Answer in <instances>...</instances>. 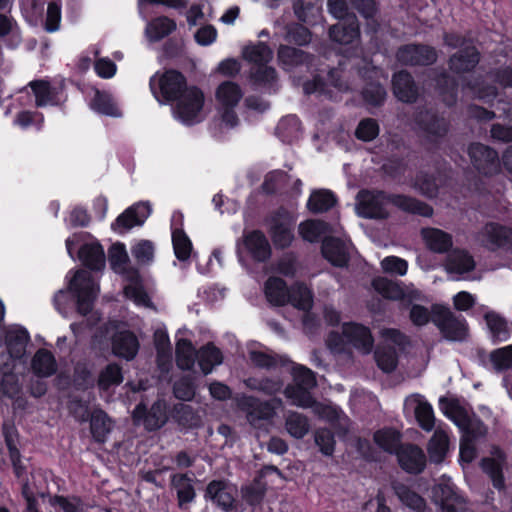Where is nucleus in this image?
I'll return each instance as SVG.
<instances>
[{"mask_svg": "<svg viewBox=\"0 0 512 512\" xmlns=\"http://www.w3.org/2000/svg\"><path fill=\"white\" fill-rule=\"evenodd\" d=\"M357 213L365 219L386 220L388 203L399 210L422 217H432L434 210L428 203L405 194L387 193L377 189H362L357 193Z\"/></svg>", "mask_w": 512, "mask_h": 512, "instance_id": "nucleus-1", "label": "nucleus"}, {"mask_svg": "<svg viewBox=\"0 0 512 512\" xmlns=\"http://www.w3.org/2000/svg\"><path fill=\"white\" fill-rule=\"evenodd\" d=\"M187 86L185 75L173 68L157 71L149 80L150 91L161 104L175 102Z\"/></svg>", "mask_w": 512, "mask_h": 512, "instance_id": "nucleus-2", "label": "nucleus"}, {"mask_svg": "<svg viewBox=\"0 0 512 512\" xmlns=\"http://www.w3.org/2000/svg\"><path fill=\"white\" fill-rule=\"evenodd\" d=\"M413 122L416 128L432 143L443 140L449 130L450 122L434 107L420 106L413 113Z\"/></svg>", "mask_w": 512, "mask_h": 512, "instance_id": "nucleus-3", "label": "nucleus"}, {"mask_svg": "<svg viewBox=\"0 0 512 512\" xmlns=\"http://www.w3.org/2000/svg\"><path fill=\"white\" fill-rule=\"evenodd\" d=\"M432 322L448 341L463 342L469 335L466 319L462 315L456 316L447 306L432 305Z\"/></svg>", "mask_w": 512, "mask_h": 512, "instance_id": "nucleus-4", "label": "nucleus"}, {"mask_svg": "<svg viewBox=\"0 0 512 512\" xmlns=\"http://www.w3.org/2000/svg\"><path fill=\"white\" fill-rule=\"evenodd\" d=\"M68 290L76 300L77 312L82 316L88 315L99 292L93 276L88 271L77 270L69 282Z\"/></svg>", "mask_w": 512, "mask_h": 512, "instance_id": "nucleus-5", "label": "nucleus"}, {"mask_svg": "<svg viewBox=\"0 0 512 512\" xmlns=\"http://www.w3.org/2000/svg\"><path fill=\"white\" fill-rule=\"evenodd\" d=\"M174 112L185 125L192 126L201 121L200 114L205 103L203 91L196 85H188L175 101Z\"/></svg>", "mask_w": 512, "mask_h": 512, "instance_id": "nucleus-6", "label": "nucleus"}, {"mask_svg": "<svg viewBox=\"0 0 512 512\" xmlns=\"http://www.w3.org/2000/svg\"><path fill=\"white\" fill-rule=\"evenodd\" d=\"M431 500L438 512H467V501L457 486L445 476L431 490Z\"/></svg>", "mask_w": 512, "mask_h": 512, "instance_id": "nucleus-7", "label": "nucleus"}, {"mask_svg": "<svg viewBox=\"0 0 512 512\" xmlns=\"http://www.w3.org/2000/svg\"><path fill=\"white\" fill-rule=\"evenodd\" d=\"M439 406L443 414L461 430L473 436L481 435L484 424L475 414L470 415L457 398L441 397Z\"/></svg>", "mask_w": 512, "mask_h": 512, "instance_id": "nucleus-8", "label": "nucleus"}, {"mask_svg": "<svg viewBox=\"0 0 512 512\" xmlns=\"http://www.w3.org/2000/svg\"><path fill=\"white\" fill-rule=\"evenodd\" d=\"M395 57L402 66L428 67L436 63L438 52L431 45L414 42L399 46Z\"/></svg>", "mask_w": 512, "mask_h": 512, "instance_id": "nucleus-9", "label": "nucleus"}, {"mask_svg": "<svg viewBox=\"0 0 512 512\" xmlns=\"http://www.w3.org/2000/svg\"><path fill=\"white\" fill-rule=\"evenodd\" d=\"M136 424H142L149 431H157L168 421L167 404L162 399H157L150 408L145 403H138L132 413Z\"/></svg>", "mask_w": 512, "mask_h": 512, "instance_id": "nucleus-10", "label": "nucleus"}, {"mask_svg": "<svg viewBox=\"0 0 512 512\" xmlns=\"http://www.w3.org/2000/svg\"><path fill=\"white\" fill-rule=\"evenodd\" d=\"M468 155L473 167L480 174L492 176L499 172L500 161L495 149L479 142L471 143L468 148Z\"/></svg>", "mask_w": 512, "mask_h": 512, "instance_id": "nucleus-11", "label": "nucleus"}, {"mask_svg": "<svg viewBox=\"0 0 512 512\" xmlns=\"http://www.w3.org/2000/svg\"><path fill=\"white\" fill-rule=\"evenodd\" d=\"M237 489L225 480H212L205 489L204 498L225 512L236 510Z\"/></svg>", "mask_w": 512, "mask_h": 512, "instance_id": "nucleus-12", "label": "nucleus"}, {"mask_svg": "<svg viewBox=\"0 0 512 512\" xmlns=\"http://www.w3.org/2000/svg\"><path fill=\"white\" fill-rule=\"evenodd\" d=\"M284 216H287V213L283 209H279L268 220V232L273 245L278 250L289 248L295 239L292 223L288 217L283 220Z\"/></svg>", "mask_w": 512, "mask_h": 512, "instance_id": "nucleus-13", "label": "nucleus"}, {"mask_svg": "<svg viewBox=\"0 0 512 512\" xmlns=\"http://www.w3.org/2000/svg\"><path fill=\"white\" fill-rule=\"evenodd\" d=\"M151 214L149 202H138L125 209L114 222L111 229L118 234H125L133 227L142 226Z\"/></svg>", "mask_w": 512, "mask_h": 512, "instance_id": "nucleus-14", "label": "nucleus"}, {"mask_svg": "<svg viewBox=\"0 0 512 512\" xmlns=\"http://www.w3.org/2000/svg\"><path fill=\"white\" fill-rule=\"evenodd\" d=\"M399 467L410 475L421 474L427 465L423 449L414 443H404L395 454Z\"/></svg>", "mask_w": 512, "mask_h": 512, "instance_id": "nucleus-15", "label": "nucleus"}, {"mask_svg": "<svg viewBox=\"0 0 512 512\" xmlns=\"http://www.w3.org/2000/svg\"><path fill=\"white\" fill-rule=\"evenodd\" d=\"M481 54L476 46H468L457 50L448 58L447 64L449 70L456 75L469 74L475 71L480 63Z\"/></svg>", "mask_w": 512, "mask_h": 512, "instance_id": "nucleus-16", "label": "nucleus"}, {"mask_svg": "<svg viewBox=\"0 0 512 512\" xmlns=\"http://www.w3.org/2000/svg\"><path fill=\"white\" fill-rule=\"evenodd\" d=\"M391 84L393 94L400 102L406 104L417 102L419 87L409 71L403 69L393 73Z\"/></svg>", "mask_w": 512, "mask_h": 512, "instance_id": "nucleus-17", "label": "nucleus"}, {"mask_svg": "<svg viewBox=\"0 0 512 512\" xmlns=\"http://www.w3.org/2000/svg\"><path fill=\"white\" fill-rule=\"evenodd\" d=\"M342 334L349 344L363 354H369L374 346V337L369 327L357 322H345Z\"/></svg>", "mask_w": 512, "mask_h": 512, "instance_id": "nucleus-18", "label": "nucleus"}, {"mask_svg": "<svg viewBox=\"0 0 512 512\" xmlns=\"http://www.w3.org/2000/svg\"><path fill=\"white\" fill-rule=\"evenodd\" d=\"M243 245L250 258L256 263H265L271 258V245L264 232L259 229L244 233Z\"/></svg>", "mask_w": 512, "mask_h": 512, "instance_id": "nucleus-19", "label": "nucleus"}, {"mask_svg": "<svg viewBox=\"0 0 512 512\" xmlns=\"http://www.w3.org/2000/svg\"><path fill=\"white\" fill-rule=\"evenodd\" d=\"M28 86L31 88L35 97V105L38 108L51 106H61L65 101L61 99L62 87L52 86L49 81L44 79L33 80L29 82Z\"/></svg>", "mask_w": 512, "mask_h": 512, "instance_id": "nucleus-20", "label": "nucleus"}, {"mask_svg": "<svg viewBox=\"0 0 512 512\" xmlns=\"http://www.w3.org/2000/svg\"><path fill=\"white\" fill-rule=\"evenodd\" d=\"M31 337L28 330L20 325L4 329V343L9 357L20 360L26 353Z\"/></svg>", "mask_w": 512, "mask_h": 512, "instance_id": "nucleus-21", "label": "nucleus"}, {"mask_svg": "<svg viewBox=\"0 0 512 512\" xmlns=\"http://www.w3.org/2000/svg\"><path fill=\"white\" fill-rule=\"evenodd\" d=\"M112 352L115 356L127 361L133 360L138 354L140 343L131 330H120L111 338Z\"/></svg>", "mask_w": 512, "mask_h": 512, "instance_id": "nucleus-22", "label": "nucleus"}, {"mask_svg": "<svg viewBox=\"0 0 512 512\" xmlns=\"http://www.w3.org/2000/svg\"><path fill=\"white\" fill-rule=\"evenodd\" d=\"M434 89L447 107H453L458 100V80L446 70H441L432 78Z\"/></svg>", "mask_w": 512, "mask_h": 512, "instance_id": "nucleus-23", "label": "nucleus"}, {"mask_svg": "<svg viewBox=\"0 0 512 512\" xmlns=\"http://www.w3.org/2000/svg\"><path fill=\"white\" fill-rule=\"evenodd\" d=\"M314 303L313 291L304 282H295L290 286L289 302L298 310L306 312L303 322L308 324L311 314L310 311Z\"/></svg>", "mask_w": 512, "mask_h": 512, "instance_id": "nucleus-24", "label": "nucleus"}, {"mask_svg": "<svg viewBox=\"0 0 512 512\" xmlns=\"http://www.w3.org/2000/svg\"><path fill=\"white\" fill-rule=\"evenodd\" d=\"M328 34L333 42L341 45L352 44L360 38V27L357 18L352 16L332 25Z\"/></svg>", "mask_w": 512, "mask_h": 512, "instance_id": "nucleus-25", "label": "nucleus"}, {"mask_svg": "<svg viewBox=\"0 0 512 512\" xmlns=\"http://www.w3.org/2000/svg\"><path fill=\"white\" fill-rule=\"evenodd\" d=\"M78 259L87 269L101 271L106 262L104 248L98 241L84 243L79 247Z\"/></svg>", "mask_w": 512, "mask_h": 512, "instance_id": "nucleus-26", "label": "nucleus"}, {"mask_svg": "<svg viewBox=\"0 0 512 512\" xmlns=\"http://www.w3.org/2000/svg\"><path fill=\"white\" fill-rule=\"evenodd\" d=\"M277 59L284 70L290 71L293 68L310 64L313 56L302 49L281 44L277 50Z\"/></svg>", "mask_w": 512, "mask_h": 512, "instance_id": "nucleus-27", "label": "nucleus"}, {"mask_svg": "<svg viewBox=\"0 0 512 512\" xmlns=\"http://www.w3.org/2000/svg\"><path fill=\"white\" fill-rule=\"evenodd\" d=\"M290 287L280 277L271 276L264 284V293L269 303L273 306L282 307L289 302Z\"/></svg>", "mask_w": 512, "mask_h": 512, "instance_id": "nucleus-28", "label": "nucleus"}, {"mask_svg": "<svg viewBox=\"0 0 512 512\" xmlns=\"http://www.w3.org/2000/svg\"><path fill=\"white\" fill-rule=\"evenodd\" d=\"M321 251L323 257L335 267L343 268L349 263V255L339 238H326L322 243Z\"/></svg>", "mask_w": 512, "mask_h": 512, "instance_id": "nucleus-29", "label": "nucleus"}, {"mask_svg": "<svg viewBox=\"0 0 512 512\" xmlns=\"http://www.w3.org/2000/svg\"><path fill=\"white\" fill-rule=\"evenodd\" d=\"M422 237L427 248L434 253H447L453 246L452 236L438 228L422 229Z\"/></svg>", "mask_w": 512, "mask_h": 512, "instance_id": "nucleus-30", "label": "nucleus"}, {"mask_svg": "<svg viewBox=\"0 0 512 512\" xmlns=\"http://www.w3.org/2000/svg\"><path fill=\"white\" fill-rule=\"evenodd\" d=\"M373 441L381 450L394 456L400 446L404 444L402 443V434L392 427L376 430L373 434Z\"/></svg>", "mask_w": 512, "mask_h": 512, "instance_id": "nucleus-31", "label": "nucleus"}, {"mask_svg": "<svg viewBox=\"0 0 512 512\" xmlns=\"http://www.w3.org/2000/svg\"><path fill=\"white\" fill-rule=\"evenodd\" d=\"M223 359L222 351L213 342H207L197 350L198 364L204 375L210 374L215 366L222 364Z\"/></svg>", "mask_w": 512, "mask_h": 512, "instance_id": "nucleus-32", "label": "nucleus"}, {"mask_svg": "<svg viewBox=\"0 0 512 512\" xmlns=\"http://www.w3.org/2000/svg\"><path fill=\"white\" fill-rule=\"evenodd\" d=\"M249 359L253 366L260 369L275 370L288 367L292 361L283 355L271 354L260 350L249 351Z\"/></svg>", "mask_w": 512, "mask_h": 512, "instance_id": "nucleus-33", "label": "nucleus"}, {"mask_svg": "<svg viewBox=\"0 0 512 512\" xmlns=\"http://www.w3.org/2000/svg\"><path fill=\"white\" fill-rule=\"evenodd\" d=\"M33 373L42 378L51 377L57 371V362L50 350L40 348L31 360Z\"/></svg>", "mask_w": 512, "mask_h": 512, "instance_id": "nucleus-34", "label": "nucleus"}, {"mask_svg": "<svg viewBox=\"0 0 512 512\" xmlns=\"http://www.w3.org/2000/svg\"><path fill=\"white\" fill-rule=\"evenodd\" d=\"M338 199L336 195L328 189H317L311 192L307 209L313 214L327 212L337 205Z\"/></svg>", "mask_w": 512, "mask_h": 512, "instance_id": "nucleus-35", "label": "nucleus"}, {"mask_svg": "<svg viewBox=\"0 0 512 512\" xmlns=\"http://www.w3.org/2000/svg\"><path fill=\"white\" fill-rule=\"evenodd\" d=\"M171 485L177 492V500L180 508L194 501L196 491L193 479L187 473H179L171 476Z\"/></svg>", "mask_w": 512, "mask_h": 512, "instance_id": "nucleus-36", "label": "nucleus"}, {"mask_svg": "<svg viewBox=\"0 0 512 512\" xmlns=\"http://www.w3.org/2000/svg\"><path fill=\"white\" fill-rule=\"evenodd\" d=\"M197 358V350L193 346L191 340L187 338H180L176 342L175 348V362L180 370H191Z\"/></svg>", "mask_w": 512, "mask_h": 512, "instance_id": "nucleus-37", "label": "nucleus"}, {"mask_svg": "<svg viewBox=\"0 0 512 512\" xmlns=\"http://www.w3.org/2000/svg\"><path fill=\"white\" fill-rule=\"evenodd\" d=\"M449 449V438L443 431H435L427 443V453L431 463H442Z\"/></svg>", "mask_w": 512, "mask_h": 512, "instance_id": "nucleus-38", "label": "nucleus"}, {"mask_svg": "<svg viewBox=\"0 0 512 512\" xmlns=\"http://www.w3.org/2000/svg\"><path fill=\"white\" fill-rule=\"evenodd\" d=\"M393 489L396 496L404 506L415 512L425 511L426 500L409 486L403 483H398L393 486Z\"/></svg>", "mask_w": 512, "mask_h": 512, "instance_id": "nucleus-39", "label": "nucleus"}, {"mask_svg": "<svg viewBox=\"0 0 512 512\" xmlns=\"http://www.w3.org/2000/svg\"><path fill=\"white\" fill-rule=\"evenodd\" d=\"M177 28L175 20L167 16H159L152 19L146 28V33L152 41H160L169 36Z\"/></svg>", "mask_w": 512, "mask_h": 512, "instance_id": "nucleus-40", "label": "nucleus"}, {"mask_svg": "<svg viewBox=\"0 0 512 512\" xmlns=\"http://www.w3.org/2000/svg\"><path fill=\"white\" fill-rule=\"evenodd\" d=\"M487 239L493 248L512 249V228L490 223L487 226Z\"/></svg>", "mask_w": 512, "mask_h": 512, "instance_id": "nucleus-41", "label": "nucleus"}, {"mask_svg": "<svg viewBox=\"0 0 512 512\" xmlns=\"http://www.w3.org/2000/svg\"><path fill=\"white\" fill-rule=\"evenodd\" d=\"M242 97L241 87L232 81L222 82L216 90V99L223 107H236Z\"/></svg>", "mask_w": 512, "mask_h": 512, "instance_id": "nucleus-42", "label": "nucleus"}, {"mask_svg": "<svg viewBox=\"0 0 512 512\" xmlns=\"http://www.w3.org/2000/svg\"><path fill=\"white\" fill-rule=\"evenodd\" d=\"M487 326L491 333V341L493 344L507 341L511 336V329L508 322L496 313H487L485 315Z\"/></svg>", "mask_w": 512, "mask_h": 512, "instance_id": "nucleus-43", "label": "nucleus"}, {"mask_svg": "<svg viewBox=\"0 0 512 512\" xmlns=\"http://www.w3.org/2000/svg\"><path fill=\"white\" fill-rule=\"evenodd\" d=\"M284 395L291 403L301 408H312L316 400L310 389L299 384H288L284 389Z\"/></svg>", "mask_w": 512, "mask_h": 512, "instance_id": "nucleus-44", "label": "nucleus"}, {"mask_svg": "<svg viewBox=\"0 0 512 512\" xmlns=\"http://www.w3.org/2000/svg\"><path fill=\"white\" fill-rule=\"evenodd\" d=\"M124 380L122 367L116 363L107 364L99 373L97 386L102 391H108L113 386L120 385Z\"/></svg>", "mask_w": 512, "mask_h": 512, "instance_id": "nucleus-45", "label": "nucleus"}, {"mask_svg": "<svg viewBox=\"0 0 512 512\" xmlns=\"http://www.w3.org/2000/svg\"><path fill=\"white\" fill-rule=\"evenodd\" d=\"M243 58L257 66L267 64L273 57V52L267 43L259 41L256 44L247 45L242 52Z\"/></svg>", "mask_w": 512, "mask_h": 512, "instance_id": "nucleus-46", "label": "nucleus"}, {"mask_svg": "<svg viewBox=\"0 0 512 512\" xmlns=\"http://www.w3.org/2000/svg\"><path fill=\"white\" fill-rule=\"evenodd\" d=\"M90 416V431L97 442H104L110 432V419L102 409H95Z\"/></svg>", "mask_w": 512, "mask_h": 512, "instance_id": "nucleus-47", "label": "nucleus"}, {"mask_svg": "<svg viewBox=\"0 0 512 512\" xmlns=\"http://www.w3.org/2000/svg\"><path fill=\"white\" fill-rule=\"evenodd\" d=\"M447 266L450 271L463 274L475 269L474 258L465 250H455L448 256Z\"/></svg>", "mask_w": 512, "mask_h": 512, "instance_id": "nucleus-48", "label": "nucleus"}, {"mask_svg": "<svg viewBox=\"0 0 512 512\" xmlns=\"http://www.w3.org/2000/svg\"><path fill=\"white\" fill-rule=\"evenodd\" d=\"M287 432L296 439H302L310 429L307 416L299 412H290L285 419Z\"/></svg>", "mask_w": 512, "mask_h": 512, "instance_id": "nucleus-49", "label": "nucleus"}, {"mask_svg": "<svg viewBox=\"0 0 512 512\" xmlns=\"http://www.w3.org/2000/svg\"><path fill=\"white\" fill-rule=\"evenodd\" d=\"M372 287L385 299L401 300L404 297V291L401 286L385 277L374 278L372 280Z\"/></svg>", "mask_w": 512, "mask_h": 512, "instance_id": "nucleus-50", "label": "nucleus"}, {"mask_svg": "<svg viewBox=\"0 0 512 512\" xmlns=\"http://www.w3.org/2000/svg\"><path fill=\"white\" fill-rule=\"evenodd\" d=\"M363 101L373 107H380L384 104L387 92L379 82H367L361 91Z\"/></svg>", "mask_w": 512, "mask_h": 512, "instance_id": "nucleus-51", "label": "nucleus"}, {"mask_svg": "<svg viewBox=\"0 0 512 512\" xmlns=\"http://www.w3.org/2000/svg\"><path fill=\"white\" fill-rule=\"evenodd\" d=\"M374 358L379 369L385 373L394 371L398 364L396 350L391 346L377 347Z\"/></svg>", "mask_w": 512, "mask_h": 512, "instance_id": "nucleus-52", "label": "nucleus"}, {"mask_svg": "<svg viewBox=\"0 0 512 512\" xmlns=\"http://www.w3.org/2000/svg\"><path fill=\"white\" fill-rule=\"evenodd\" d=\"M285 40L297 46H307L312 40V33L303 24L293 22L286 27Z\"/></svg>", "mask_w": 512, "mask_h": 512, "instance_id": "nucleus-53", "label": "nucleus"}, {"mask_svg": "<svg viewBox=\"0 0 512 512\" xmlns=\"http://www.w3.org/2000/svg\"><path fill=\"white\" fill-rule=\"evenodd\" d=\"M481 468L486 473L494 486V488L500 490L505 486V478L503 474V468L500 461L495 458L486 457L481 460Z\"/></svg>", "mask_w": 512, "mask_h": 512, "instance_id": "nucleus-54", "label": "nucleus"}, {"mask_svg": "<svg viewBox=\"0 0 512 512\" xmlns=\"http://www.w3.org/2000/svg\"><path fill=\"white\" fill-rule=\"evenodd\" d=\"M108 260L113 271L123 272L129 262L125 244L121 242L112 244L108 249Z\"/></svg>", "mask_w": 512, "mask_h": 512, "instance_id": "nucleus-55", "label": "nucleus"}, {"mask_svg": "<svg viewBox=\"0 0 512 512\" xmlns=\"http://www.w3.org/2000/svg\"><path fill=\"white\" fill-rule=\"evenodd\" d=\"M380 133V126L376 119L374 118H363L359 121L354 135L356 139L362 142H371L375 140Z\"/></svg>", "mask_w": 512, "mask_h": 512, "instance_id": "nucleus-56", "label": "nucleus"}, {"mask_svg": "<svg viewBox=\"0 0 512 512\" xmlns=\"http://www.w3.org/2000/svg\"><path fill=\"white\" fill-rule=\"evenodd\" d=\"M91 107L96 112L106 116L117 117L120 115V112L113 99L109 94L105 92L96 91L91 102Z\"/></svg>", "mask_w": 512, "mask_h": 512, "instance_id": "nucleus-57", "label": "nucleus"}, {"mask_svg": "<svg viewBox=\"0 0 512 512\" xmlns=\"http://www.w3.org/2000/svg\"><path fill=\"white\" fill-rule=\"evenodd\" d=\"M489 359L496 372L509 370L512 368V344L491 351Z\"/></svg>", "mask_w": 512, "mask_h": 512, "instance_id": "nucleus-58", "label": "nucleus"}, {"mask_svg": "<svg viewBox=\"0 0 512 512\" xmlns=\"http://www.w3.org/2000/svg\"><path fill=\"white\" fill-rule=\"evenodd\" d=\"M175 398L182 401H192L196 394V384L191 375H184L175 381L173 385Z\"/></svg>", "mask_w": 512, "mask_h": 512, "instance_id": "nucleus-59", "label": "nucleus"}, {"mask_svg": "<svg viewBox=\"0 0 512 512\" xmlns=\"http://www.w3.org/2000/svg\"><path fill=\"white\" fill-rule=\"evenodd\" d=\"M247 386L252 390L273 396L282 390L283 382L280 379H272L269 377L261 379L250 378L247 381Z\"/></svg>", "mask_w": 512, "mask_h": 512, "instance_id": "nucleus-60", "label": "nucleus"}, {"mask_svg": "<svg viewBox=\"0 0 512 512\" xmlns=\"http://www.w3.org/2000/svg\"><path fill=\"white\" fill-rule=\"evenodd\" d=\"M315 444L325 456H332L335 451L336 440L334 433L329 428H318L314 433Z\"/></svg>", "mask_w": 512, "mask_h": 512, "instance_id": "nucleus-61", "label": "nucleus"}, {"mask_svg": "<svg viewBox=\"0 0 512 512\" xmlns=\"http://www.w3.org/2000/svg\"><path fill=\"white\" fill-rule=\"evenodd\" d=\"M326 227V222L322 220H307L300 223L299 234L304 240L315 242L325 232Z\"/></svg>", "mask_w": 512, "mask_h": 512, "instance_id": "nucleus-62", "label": "nucleus"}, {"mask_svg": "<svg viewBox=\"0 0 512 512\" xmlns=\"http://www.w3.org/2000/svg\"><path fill=\"white\" fill-rule=\"evenodd\" d=\"M174 418L179 425L186 428L196 427L199 421L193 407L183 403L174 406Z\"/></svg>", "mask_w": 512, "mask_h": 512, "instance_id": "nucleus-63", "label": "nucleus"}, {"mask_svg": "<svg viewBox=\"0 0 512 512\" xmlns=\"http://www.w3.org/2000/svg\"><path fill=\"white\" fill-rule=\"evenodd\" d=\"M173 250L179 261H186L190 258L192 252V242L185 232L173 233Z\"/></svg>", "mask_w": 512, "mask_h": 512, "instance_id": "nucleus-64", "label": "nucleus"}]
</instances>
